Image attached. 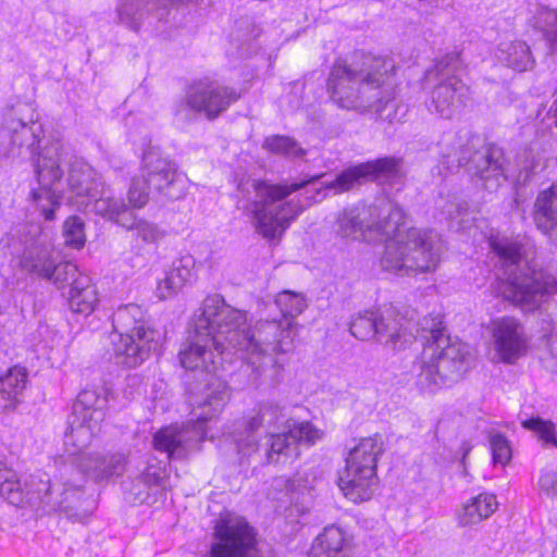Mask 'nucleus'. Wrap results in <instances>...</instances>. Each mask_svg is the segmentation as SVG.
<instances>
[{
	"mask_svg": "<svg viewBox=\"0 0 557 557\" xmlns=\"http://www.w3.org/2000/svg\"><path fill=\"white\" fill-rule=\"evenodd\" d=\"M113 354L127 368L140 366L161 343V333L146 325L144 309L135 304L120 307L112 317Z\"/></svg>",
	"mask_w": 557,
	"mask_h": 557,
	"instance_id": "8",
	"label": "nucleus"
},
{
	"mask_svg": "<svg viewBox=\"0 0 557 557\" xmlns=\"http://www.w3.org/2000/svg\"><path fill=\"white\" fill-rule=\"evenodd\" d=\"M67 447L69 459L59 467L58 476L51 482L50 494L52 497L63 499L58 507H49L52 510L64 511L69 519L75 522H85L88 518L86 511H75L74 505L79 502L81 487L85 476L95 481L108 480L113 475H121L126 467V456L123 454H88L85 447Z\"/></svg>",
	"mask_w": 557,
	"mask_h": 557,
	"instance_id": "5",
	"label": "nucleus"
},
{
	"mask_svg": "<svg viewBox=\"0 0 557 557\" xmlns=\"http://www.w3.org/2000/svg\"><path fill=\"white\" fill-rule=\"evenodd\" d=\"M496 57L500 63L518 72L529 71L534 65L530 47L522 40L502 42Z\"/></svg>",
	"mask_w": 557,
	"mask_h": 557,
	"instance_id": "30",
	"label": "nucleus"
},
{
	"mask_svg": "<svg viewBox=\"0 0 557 557\" xmlns=\"http://www.w3.org/2000/svg\"><path fill=\"white\" fill-rule=\"evenodd\" d=\"M549 350H550L552 356L556 359V362H557V338L550 341Z\"/></svg>",
	"mask_w": 557,
	"mask_h": 557,
	"instance_id": "47",
	"label": "nucleus"
},
{
	"mask_svg": "<svg viewBox=\"0 0 557 557\" xmlns=\"http://www.w3.org/2000/svg\"><path fill=\"white\" fill-rule=\"evenodd\" d=\"M384 451L385 442L380 434L362 437L349 449L337 481L347 499L362 503L373 496L379 483L377 463Z\"/></svg>",
	"mask_w": 557,
	"mask_h": 557,
	"instance_id": "9",
	"label": "nucleus"
},
{
	"mask_svg": "<svg viewBox=\"0 0 557 557\" xmlns=\"http://www.w3.org/2000/svg\"><path fill=\"white\" fill-rule=\"evenodd\" d=\"M41 132L40 124L26 123L14 111L7 112L2 122L3 153L12 159H25L28 156L36 170L37 158L49 147L58 144L60 162H62L64 157L62 143L59 139H52L41 146Z\"/></svg>",
	"mask_w": 557,
	"mask_h": 557,
	"instance_id": "11",
	"label": "nucleus"
},
{
	"mask_svg": "<svg viewBox=\"0 0 557 557\" xmlns=\"http://www.w3.org/2000/svg\"><path fill=\"white\" fill-rule=\"evenodd\" d=\"M195 260L191 256L182 257L164 271L158 281L156 295L159 299H169L178 293L194 276Z\"/></svg>",
	"mask_w": 557,
	"mask_h": 557,
	"instance_id": "24",
	"label": "nucleus"
},
{
	"mask_svg": "<svg viewBox=\"0 0 557 557\" xmlns=\"http://www.w3.org/2000/svg\"><path fill=\"white\" fill-rule=\"evenodd\" d=\"M534 27L541 29L548 41L557 32V11L548 8H540L533 16Z\"/></svg>",
	"mask_w": 557,
	"mask_h": 557,
	"instance_id": "40",
	"label": "nucleus"
},
{
	"mask_svg": "<svg viewBox=\"0 0 557 557\" xmlns=\"http://www.w3.org/2000/svg\"><path fill=\"white\" fill-rule=\"evenodd\" d=\"M82 275L78 273L77 267L69 261L60 262L55 264L52 263V267L50 269V275L49 277H46V280L51 281L54 285H57L59 288H62L65 285L72 284V282L78 276Z\"/></svg>",
	"mask_w": 557,
	"mask_h": 557,
	"instance_id": "36",
	"label": "nucleus"
},
{
	"mask_svg": "<svg viewBox=\"0 0 557 557\" xmlns=\"http://www.w3.org/2000/svg\"><path fill=\"white\" fill-rule=\"evenodd\" d=\"M345 544V533L339 527H326L314 540L309 557H349Z\"/></svg>",
	"mask_w": 557,
	"mask_h": 557,
	"instance_id": "31",
	"label": "nucleus"
},
{
	"mask_svg": "<svg viewBox=\"0 0 557 557\" xmlns=\"http://www.w3.org/2000/svg\"><path fill=\"white\" fill-rule=\"evenodd\" d=\"M51 480L46 473L32 474L24 483L17 473L0 460V495L10 504L20 506L23 503H42L48 507H58L63 499L52 497Z\"/></svg>",
	"mask_w": 557,
	"mask_h": 557,
	"instance_id": "15",
	"label": "nucleus"
},
{
	"mask_svg": "<svg viewBox=\"0 0 557 557\" xmlns=\"http://www.w3.org/2000/svg\"><path fill=\"white\" fill-rule=\"evenodd\" d=\"M107 392L103 388H85L73 405L70 420V432L65 434V446L87 447L99 431V424L104 419Z\"/></svg>",
	"mask_w": 557,
	"mask_h": 557,
	"instance_id": "13",
	"label": "nucleus"
},
{
	"mask_svg": "<svg viewBox=\"0 0 557 557\" xmlns=\"http://www.w3.org/2000/svg\"><path fill=\"white\" fill-rule=\"evenodd\" d=\"M60 164L58 144L49 147L37 158L35 174L39 187L32 190L30 197L46 220H53L54 211L60 206L62 189L59 185L63 176Z\"/></svg>",
	"mask_w": 557,
	"mask_h": 557,
	"instance_id": "14",
	"label": "nucleus"
},
{
	"mask_svg": "<svg viewBox=\"0 0 557 557\" xmlns=\"http://www.w3.org/2000/svg\"><path fill=\"white\" fill-rule=\"evenodd\" d=\"M281 319L260 320L250 330L246 312L238 310L219 296H208L195 314L190 341L180 351V360L186 370L200 371L209 376L203 388L193 399L196 421L183 428L166 426L156 433L154 448L169 457L183 458L196 449L200 441L212 437L205 425L218 417L230 398L225 382L215 376L222 367L223 355L234 349L245 354L252 369L251 384H267L261 362L287 355L296 347L298 323L295 319L308 307L301 293L283 290L275 297Z\"/></svg>",
	"mask_w": 557,
	"mask_h": 557,
	"instance_id": "1",
	"label": "nucleus"
},
{
	"mask_svg": "<svg viewBox=\"0 0 557 557\" xmlns=\"http://www.w3.org/2000/svg\"><path fill=\"white\" fill-rule=\"evenodd\" d=\"M27 384V373L24 368L14 367L0 376V409H13L21 401Z\"/></svg>",
	"mask_w": 557,
	"mask_h": 557,
	"instance_id": "29",
	"label": "nucleus"
},
{
	"mask_svg": "<svg viewBox=\"0 0 557 557\" xmlns=\"http://www.w3.org/2000/svg\"><path fill=\"white\" fill-rule=\"evenodd\" d=\"M149 194L150 189L143 175L132 180L128 189V201L133 208L140 209L145 207L149 200Z\"/></svg>",
	"mask_w": 557,
	"mask_h": 557,
	"instance_id": "42",
	"label": "nucleus"
},
{
	"mask_svg": "<svg viewBox=\"0 0 557 557\" xmlns=\"http://www.w3.org/2000/svg\"><path fill=\"white\" fill-rule=\"evenodd\" d=\"M395 63L371 54L347 63L337 60L330 73L327 88L331 99L348 110L381 112L395 99Z\"/></svg>",
	"mask_w": 557,
	"mask_h": 557,
	"instance_id": "3",
	"label": "nucleus"
},
{
	"mask_svg": "<svg viewBox=\"0 0 557 557\" xmlns=\"http://www.w3.org/2000/svg\"><path fill=\"white\" fill-rule=\"evenodd\" d=\"M377 314L372 311L359 313L350 322V333L360 341L376 337Z\"/></svg>",
	"mask_w": 557,
	"mask_h": 557,
	"instance_id": "34",
	"label": "nucleus"
},
{
	"mask_svg": "<svg viewBox=\"0 0 557 557\" xmlns=\"http://www.w3.org/2000/svg\"><path fill=\"white\" fill-rule=\"evenodd\" d=\"M490 446L495 465L506 466L510 461L512 451L506 436L499 433L491 434Z\"/></svg>",
	"mask_w": 557,
	"mask_h": 557,
	"instance_id": "41",
	"label": "nucleus"
},
{
	"mask_svg": "<svg viewBox=\"0 0 557 557\" xmlns=\"http://www.w3.org/2000/svg\"><path fill=\"white\" fill-rule=\"evenodd\" d=\"M405 213L398 206H357L345 209L337 219L336 233L346 239L386 240L380 259L381 269L405 277L434 272L443 252V240L434 230L410 227L399 230Z\"/></svg>",
	"mask_w": 557,
	"mask_h": 557,
	"instance_id": "2",
	"label": "nucleus"
},
{
	"mask_svg": "<svg viewBox=\"0 0 557 557\" xmlns=\"http://www.w3.org/2000/svg\"><path fill=\"white\" fill-rule=\"evenodd\" d=\"M497 507L495 495L481 493L460 507L457 511L458 523L462 527L478 524L492 516Z\"/></svg>",
	"mask_w": 557,
	"mask_h": 557,
	"instance_id": "28",
	"label": "nucleus"
},
{
	"mask_svg": "<svg viewBox=\"0 0 557 557\" xmlns=\"http://www.w3.org/2000/svg\"><path fill=\"white\" fill-rule=\"evenodd\" d=\"M539 486L547 497L557 499V472L544 471L540 476Z\"/></svg>",
	"mask_w": 557,
	"mask_h": 557,
	"instance_id": "44",
	"label": "nucleus"
},
{
	"mask_svg": "<svg viewBox=\"0 0 557 557\" xmlns=\"http://www.w3.org/2000/svg\"><path fill=\"white\" fill-rule=\"evenodd\" d=\"M471 447L468 446L467 448H465V456L470 451Z\"/></svg>",
	"mask_w": 557,
	"mask_h": 557,
	"instance_id": "51",
	"label": "nucleus"
},
{
	"mask_svg": "<svg viewBox=\"0 0 557 557\" xmlns=\"http://www.w3.org/2000/svg\"><path fill=\"white\" fill-rule=\"evenodd\" d=\"M239 99L232 87L209 79H199L190 84L184 99L177 103L175 114L189 119L190 113H203L209 120L216 119L230 106Z\"/></svg>",
	"mask_w": 557,
	"mask_h": 557,
	"instance_id": "12",
	"label": "nucleus"
},
{
	"mask_svg": "<svg viewBox=\"0 0 557 557\" xmlns=\"http://www.w3.org/2000/svg\"><path fill=\"white\" fill-rule=\"evenodd\" d=\"M53 259L48 246L36 245L27 248L20 258V267L27 273L38 277H49Z\"/></svg>",
	"mask_w": 557,
	"mask_h": 557,
	"instance_id": "32",
	"label": "nucleus"
},
{
	"mask_svg": "<svg viewBox=\"0 0 557 557\" xmlns=\"http://www.w3.org/2000/svg\"><path fill=\"white\" fill-rule=\"evenodd\" d=\"M67 300L71 310L75 313L88 315L95 310L99 297L98 290L89 276L78 275L72 282Z\"/></svg>",
	"mask_w": 557,
	"mask_h": 557,
	"instance_id": "27",
	"label": "nucleus"
},
{
	"mask_svg": "<svg viewBox=\"0 0 557 557\" xmlns=\"http://www.w3.org/2000/svg\"><path fill=\"white\" fill-rule=\"evenodd\" d=\"M258 410L269 433L285 419L283 408L274 403H262L258 406Z\"/></svg>",
	"mask_w": 557,
	"mask_h": 557,
	"instance_id": "43",
	"label": "nucleus"
},
{
	"mask_svg": "<svg viewBox=\"0 0 557 557\" xmlns=\"http://www.w3.org/2000/svg\"><path fill=\"white\" fill-rule=\"evenodd\" d=\"M549 42L552 46L557 48V32L555 33L554 37H552V40Z\"/></svg>",
	"mask_w": 557,
	"mask_h": 557,
	"instance_id": "49",
	"label": "nucleus"
},
{
	"mask_svg": "<svg viewBox=\"0 0 557 557\" xmlns=\"http://www.w3.org/2000/svg\"><path fill=\"white\" fill-rule=\"evenodd\" d=\"M398 166V160L392 157L360 163L339 173L334 181L325 184V189L341 194L352 188L362 178L373 180L381 174L395 173Z\"/></svg>",
	"mask_w": 557,
	"mask_h": 557,
	"instance_id": "20",
	"label": "nucleus"
},
{
	"mask_svg": "<svg viewBox=\"0 0 557 557\" xmlns=\"http://www.w3.org/2000/svg\"><path fill=\"white\" fill-rule=\"evenodd\" d=\"M522 426L533 432L543 445H554L557 447L556 428L550 420L540 417H532L521 422Z\"/></svg>",
	"mask_w": 557,
	"mask_h": 557,
	"instance_id": "35",
	"label": "nucleus"
},
{
	"mask_svg": "<svg viewBox=\"0 0 557 557\" xmlns=\"http://www.w3.org/2000/svg\"><path fill=\"white\" fill-rule=\"evenodd\" d=\"M534 220L537 227L557 245V183L537 195Z\"/></svg>",
	"mask_w": 557,
	"mask_h": 557,
	"instance_id": "25",
	"label": "nucleus"
},
{
	"mask_svg": "<svg viewBox=\"0 0 557 557\" xmlns=\"http://www.w3.org/2000/svg\"><path fill=\"white\" fill-rule=\"evenodd\" d=\"M323 437V431L305 421L288 425V431L271 434L267 458L270 463L289 465L300 456V445L312 446Z\"/></svg>",
	"mask_w": 557,
	"mask_h": 557,
	"instance_id": "19",
	"label": "nucleus"
},
{
	"mask_svg": "<svg viewBox=\"0 0 557 557\" xmlns=\"http://www.w3.org/2000/svg\"><path fill=\"white\" fill-rule=\"evenodd\" d=\"M324 197V193L322 189H317V197L312 199V201H320Z\"/></svg>",
	"mask_w": 557,
	"mask_h": 557,
	"instance_id": "48",
	"label": "nucleus"
},
{
	"mask_svg": "<svg viewBox=\"0 0 557 557\" xmlns=\"http://www.w3.org/2000/svg\"><path fill=\"white\" fill-rule=\"evenodd\" d=\"M443 213L447 215L448 220H458L461 214L467 212L468 205L463 201L451 200L441 206Z\"/></svg>",
	"mask_w": 557,
	"mask_h": 557,
	"instance_id": "45",
	"label": "nucleus"
},
{
	"mask_svg": "<svg viewBox=\"0 0 557 557\" xmlns=\"http://www.w3.org/2000/svg\"><path fill=\"white\" fill-rule=\"evenodd\" d=\"M376 341L392 350H400L414 338L413 325L394 309L377 314Z\"/></svg>",
	"mask_w": 557,
	"mask_h": 557,
	"instance_id": "21",
	"label": "nucleus"
},
{
	"mask_svg": "<svg viewBox=\"0 0 557 557\" xmlns=\"http://www.w3.org/2000/svg\"><path fill=\"white\" fill-rule=\"evenodd\" d=\"M63 236L67 246L82 248L86 239L83 221L77 216L69 218L63 225Z\"/></svg>",
	"mask_w": 557,
	"mask_h": 557,
	"instance_id": "38",
	"label": "nucleus"
},
{
	"mask_svg": "<svg viewBox=\"0 0 557 557\" xmlns=\"http://www.w3.org/2000/svg\"><path fill=\"white\" fill-rule=\"evenodd\" d=\"M535 168H536V166H535V164H533V163H532L530 166H529V165H524V169H525L527 171H530V172H533V171L535 170Z\"/></svg>",
	"mask_w": 557,
	"mask_h": 557,
	"instance_id": "50",
	"label": "nucleus"
},
{
	"mask_svg": "<svg viewBox=\"0 0 557 557\" xmlns=\"http://www.w3.org/2000/svg\"><path fill=\"white\" fill-rule=\"evenodd\" d=\"M432 322H433V325L431 327H428L426 326V323L423 324L422 329L424 332H426V335H424V338H425V343H428V338L431 336V330H435V329H441L442 330V334L444 336H447L445 333H444V327L442 326V320L436 318V321L435 319H432Z\"/></svg>",
	"mask_w": 557,
	"mask_h": 557,
	"instance_id": "46",
	"label": "nucleus"
},
{
	"mask_svg": "<svg viewBox=\"0 0 557 557\" xmlns=\"http://www.w3.org/2000/svg\"><path fill=\"white\" fill-rule=\"evenodd\" d=\"M262 147L272 153L292 158H297L305 154V150L294 138L283 135H273L267 137Z\"/></svg>",
	"mask_w": 557,
	"mask_h": 557,
	"instance_id": "33",
	"label": "nucleus"
},
{
	"mask_svg": "<svg viewBox=\"0 0 557 557\" xmlns=\"http://www.w3.org/2000/svg\"><path fill=\"white\" fill-rule=\"evenodd\" d=\"M459 66V55L449 53L429 72V77L440 79L432 90L429 109L445 119L458 114L471 101L469 87L455 75Z\"/></svg>",
	"mask_w": 557,
	"mask_h": 557,
	"instance_id": "10",
	"label": "nucleus"
},
{
	"mask_svg": "<svg viewBox=\"0 0 557 557\" xmlns=\"http://www.w3.org/2000/svg\"><path fill=\"white\" fill-rule=\"evenodd\" d=\"M92 199L96 214L122 227L131 225L128 222L132 220L133 211L122 198L113 195L110 186L104 184L99 190L98 196Z\"/></svg>",
	"mask_w": 557,
	"mask_h": 557,
	"instance_id": "26",
	"label": "nucleus"
},
{
	"mask_svg": "<svg viewBox=\"0 0 557 557\" xmlns=\"http://www.w3.org/2000/svg\"><path fill=\"white\" fill-rule=\"evenodd\" d=\"M491 336L493 360L515 363L527 351L528 339L523 325L513 317H499L486 326Z\"/></svg>",
	"mask_w": 557,
	"mask_h": 557,
	"instance_id": "17",
	"label": "nucleus"
},
{
	"mask_svg": "<svg viewBox=\"0 0 557 557\" xmlns=\"http://www.w3.org/2000/svg\"><path fill=\"white\" fill-rule=\"evenodd\" d=\"M209 557H255L256 533L238 516L227 515L216 521Z\"/></svg>",
	"mask_w": 557,
	"mask_h": 557,
	"instance_id": "16",
	"label": "nucleus"
},
{
	"mask_svg": "<svg viewBox=\"0 0 557 557\" xmlns=\"http://www.w3.org/2000/svg\"><path fill=\"white\" fill-rule=\"evenodd\" d=\"M128 223L131 225L124 226V228L134 231L136 236L141 238L145 243H154L163 236L162 231L157 224L147 220L137 219L135 214L132 215V220Z\"/></svg>",
	"mask_w": 557,
	"mask_h": 557,
	"instance_id": "37",
	"label": "nucleus"
},
{
	"mask_svg": "<svg viewBox=\"0 0 557 557\" xmlns=\"http://www.w3.org/2000/svg\"><path fill=\"white\" fill-rule=\"evenodd\" d=\"M103 185L102 177L88 163L76 160L71 164L67 176L69 191L73 197L82 199V205L85 203V198L97 197Z\"/></svg>",
	"mask_w": 557,
	"mask_h": 557,
	"instance_id": "22",
	"label": "nucleus"
},
{
	"mask_svg": "<svg viewBox=\"0 0 557 557\" xmlns=\"http://www.w3.org/2000/svg\"><path fill=\"white\" fill-rule=\"evenodd\" d=\"M319 177L312 176L309 180L284 185L255 181L252 183L253 199L239 201L238 207L248 216L258 234L268 240L280 239L292 221L296 220L305 209L300 199L285 202L282 200Z\"/></svg>",
	"mask_w": 557,
	"mask_h": 557,
	"instance_id": "6",
	"label": "nucleus"
},
{
	"mask_svg": "<svg viewBox=\"0 0 557 557\" xmlns=\"http://www.w3.org/2000/svg\"><path fill=\"white\" fill-rule=\"evenodd\" d=\"M490 245L499 268L494 288L503 298L533 311L557 290V280L530 263L527 245L518 236L496 235Z\"/></svg>",
	"mask_w": 557,
	"mask_h": 557,
	"instance_id": "4",
	"label": "nucleus"
},
{
	"mask_svg": "<svg viewBox=\"0 0 557 557\" xmlns=\"http://www.w3.org/2000/svg\"><path fill=\"white\" fill-rule=\"evenodd\" d=\"M472 354L462 342H453L441 329L431 330L417 362V386L424 394H435L457 382L471 367Z\"/></svg>",
	"mask_w": 557,
	"mask_h": 557,
	"instance_id": "7",
	"label": "nucleus"
},
{
	"mask_svg": "<svg viewBox=\"0 0 557 557\" xmlns=\"http://www.w3.org/2000/svg\"><path fill=\"white\" fill-rule=\"evenodd\" d=\"M470 171L484 181L485 188H496L506 178L502 151L492 148L484 152H475L470 161Z\"/></svg>",
	"mask_w": 557,
	"mask_h": 557,
	"instance_id": "23",
	"label": "nucleus"
},
{
	"mask_svg": "<svg viewBox=\"0 0 557 557\" xmlns=\"http://www.w3.org/2000/svg\"><path fill=\"white\" fill-rule=\"evenodd\" d=\"M143 177L150 191L168 199L176 200L186 194L187 178L177 173L175 165L158 151L149 150L144 154Z\"/></svg>",
	"mask_w": 557,
	"mask_h": 557,
	"instance_id": "18",
	"label": "nucleus"
},
{
	"mask_svg": "<svg viewBox=\"0 0 557 557\" xmlns=\"http://www.w3.org/2000/svg\"><path fill=\"white\" fill-rule=\"evenodd\" d=\"M261 416L259 413L258 408L253 410V412L247 418L245 423L247 435L245 438H236L238 449L240 453L246 454L245 447L255 449L257 446V440L253 436V433L260 429L265 430L264 422L260 419Z\"/></svg>",
	"mask_w": 557,
	"mask_h": 557,
	"instance_id": "39",
	"label": "nucleus"
}]
</instances>
